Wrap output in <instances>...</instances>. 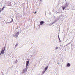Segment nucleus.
Listing matches in <instances>:
<instances>
[{"instance_id": "obj_9", "label": "nucleus", "mask_w": 75, "mask_h": 75, "mask_svg": "<svg viewBox=\"0 0 75 75\" xmlns=\"http://www.w3.org/2000/svg\"><path fill=\"white\" fill-rule=\"evenodd\" d=\"M5 8V7L4 6L3 7V8H2V10H4V8Z\"/></svg>"}, {"instance_id": "obj_2", "label": "nucleus", "mask_w": 75, "mask_h": 75, "mask_svg": "<svg viewBox=\"0 0 75 75\" xmlns=\"http://www.w3.org/2000/svg\"><path fill=\"white\" fill-rule=\"evenodd\" d=\"M20 33V32H16V33L15 34V35L16 37H18V35H19V34Z\"/></svg>"}, {"instance_id": "obj_15", "label": "nucleus", "mask_w": 75, "mask_h": 75, "mask_svg": "<svg viewBox=\"0 0 75 75\" xmlns=\"http://www.w3.org/2000/svg\"><path fill=\"white\" fill-rule=\"evenodd\" d=\"M58 48H59L58 47H56V49H58Z\"/></svg>"}, {"instance_id": "obj_1", "label": "nucleus", "mask_w": 75, "mask_h": 75, "mask_svg": "<svg viewBox=\"0 0 75 75\" xmlns=\"http://www.w3.org/2000/svg\"><path fill=\"white\" fill-rule=\"evenodd\" d=\"M6 50V48L5 47L3 48L2 51H1V53L2 54H4V51Z\"/></svg>"}, {"instance_id": "obj_5", "label": "nucleus", "mask_w": 75, "mask_h": 75, "mask_svg": "<svg viewBox=\"0 0 75 75\" xmlns=\"http://www.w3.org/2000/svg\"><path fill=\"white\" fill-rule=\"evenodd\" d=\"M43 23H44V22L43 21H41L40 23V24L41 25H42Z\"/></svg>"}, {"instance_id": "obj_12", "label": "nucleus", "mask_w": 75, "mask_h": 75, "mask_svg": "<svg viewBox=\"0 0 75 75\" xmlns=\"http://www.w3.org/2000/svg\"><path fill=\"white\" fill-rule=\"evenodd\" d=\"M17 45H18V44H16V46H17Z\"/></svg>"}, {"instance_id": "obj_11", "label": "nucleus", "mask_w": 75, "mask_h": 75, "mask_svg": "<svg viewBox=\"0 0 75 75\" xmlns=\"http://www.w3.org/2000/svg\"><path fill=\"white\" fill-rule=\"evenodd\" d=\"M13 19H12V21L11 22H13Z\"/></svg>"}, {"instance_id": "obj_6", "label": "nucleus", "mask_w": 75, "mask_h": 75, "mask_svg": "<svg viewBox=\"0 0 75 75\" xmlns=\"http://www.w3.org/2000/svg\"><path fill=\"white\" fill-rule=\"evenodd\" d=\"M29 64V61L28 60L26 63V67H27L28 65V64Z\"/></svg>"}, {"instance_id": "obj_7", "label": "nucleus", "mask_w": 75, "mask_h": 75, "mask_svg": "<svg viewBox=\"0 0 75 75\" xmlns=\"http://www.w3.org/2000/svg\"><path fill=\"white\" fill-rule=\"evenodd\" d=\"M67 67H70L71 64L69 63H68L67 64Z\"/></svg>"}, {"instance_id": "obj_4", "label": "nucleus", "mask_w": 75, "mask_h": 75, "mask_svg": "<svg viewBox=\"0 0 75 75\" xmlns=\"http://www.w3.org/2000/svg\"><path fill=\"white\" fill-rule=\"evenodd\" d=\"M26 72H27V70L26 69H24L23 71V73H25Z\"/></svg>"}, {"instance_id": "obj_13", "label": "nucleus", "mask_w": 75, "mask_h": 75, "mask_svg": "<svg viewBox=\"0 0 75 75\" xmlns=\"http://www.w3.org/2000/svg\"><path fill=\"white\" fill-rule=\"evenodd\" d=\"M59 41H60V42H61V40H60V39H59Z\"/></svg>"}, {"instance_id": "obj_3", "label": "nucleus", "mask_w": 75, "mask_h": 75, "mask_svg": "<svg viewBox=\"0 0 75 75\" xmlns=\"http://www.w3.org/2000/svg\"><path fill=\"white\" fill-rule=\"evenodd\" d=\"M62 7L63 9V10H65V8H66V7H67V6H65V5H64V6H62Z\"/></svg>"}, {"instance_id": "obj_14", "label": "nucleus", "mask_w": 75, "mask_h": 75, "mask_svg": "<svg viewBox=\"0 0 75 75\" xmlns=\"http://www.w3.org/2000/svg\"><path fill=\"white\" fill-rule=\"evenodd\" d=\"M36 13V11L35 12L34 14H35Z\"/></svg>"}, {"instance_id": "obj_8", "label": "nucleus", "mask_w": 75, "mask_h": 75, "mask_svg": "<svg viewBox=\"0 0 75 75\" xmlns=\"http://www.w3.org/2000/svg\"><path fill=\"white\" fill-rule=\"evenodd\" d=\"M48 67L47 66V67H46L45 68V70L46 71V70H47V69H48Z\"/></svg>"}, {"instance_id": "obj_10", "label": "nucleus", "mask_w": 75, "mask_h": 75, "mask_svg": "<svg viewBox=\"0 0 75 75\" xmlns=\"http://www.w3.org/2000/svg\"><path fill=\"white\" fill-rule=\"evenodd\" d=\"M66 6H67V7H68V4L67 3L66 4Z\"/></svg>"}, {"instance_id": "obj_17", "label": "nucleus", "mask_w": 75, "mask_h": 75, "mask_svg": "<svg viewBox=\"0 0 75 75\" xmlns=\"http://www.w3.org/2000/svg\"><path fill=\"white\" fill-rule=\"evenodd\" d=\"M1 55V53H0V55Z\"/></svg>"}, {"instance_id": "obj_16", "label": "nucleus", "mask_w": 75, "mask_h": 75, "mask_svg": "<svg viewBox=\"0 0 75 75\" xmlns=\"http://www.w3.org/2000/svg\"><path fill=\"white\" fill-rule=\"evenodd\" d=\"M58 38L59 39H60V38H59V36H58Z\"/></svg>"}]
</instances>
